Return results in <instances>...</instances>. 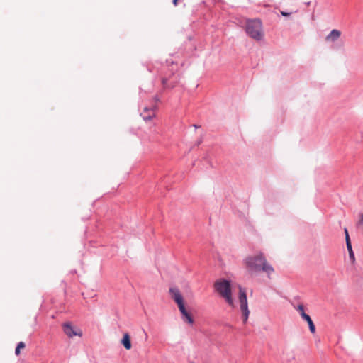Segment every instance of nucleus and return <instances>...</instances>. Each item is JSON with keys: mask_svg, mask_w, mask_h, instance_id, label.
<instances>
[{"mask_svg": "<svg viewBox=\"0 0 363 363\" xmlns=\"http://www.w3.org/2000/svg\"><path fill=\"white\" fill-rule=\"evenodd\" d=\"M239 302L240 311L242 314L243 323H245L247 321L250 311L248 309L246 291L241 286L239 287Z\"/></svg>", "mask_w": 363, "mask_h": 363, "instance_id": "obj_5", "label": "nucleus"}, {"mask_svg": "<svg viewBox=\"0 0 363 363\" xmlns=\"http://www.w3.org/2000/svg\"><path fill=\"white\" fill-rule=\"evenodd\" d=\"M346 245H347V250L349 252L350 259H351V261L352 262H354L355 261V257H354V252L352 248V245H351V243H348V244H346Z\"/></svg>", "mask_w": 363, "mask_h": 363, "instance_id": "obj_12", "label": "nucleus"}, {"mask_svg": "<svg viewBox=\"0 0 363 363\" xmlns=\"http://www.w3.org/2000/svg\"><path fill=\"white\" fill-rule=\"evenodd\" d=\"M64 333L69 337H73L74 336H82V333L81 330L74 328L70 323H65L62 325Z\"/></svg>", "mask_w": 363, "mask_h": 363, "instance_id": "obj_6", "label": "nucleus"}, {"mask_svg": "<svg viewBox=\"0 0 363 363\" xmlns=\"http://www.w3.org/2000/svg\"><path fill=\"white\" fill-rule=\"evenodd\" d=\"M245 263L249 271L254 272L262 271L267 274L269 278L274 272L273 267L267 262L262 253L247 257Z\"/></svg>", "mask_w": 363, "mask_h": 363, "instance_id": "obj_1", "label": "nucleus"}, {"mask_svg": "<svg viewBox=\"0 0 363 363\" xmlns=\"http://www.w3.org/2000/svg\"><path fill=\"white\" fill-rule=\"evenodd\" d=\"M245 31L250 38L257 40L262 39L264 35L262 22L259 19L247 20Z\"/></svg>", "mask_w": 363, "mask_h": 363, "instance_id": "obj_4", "label": "nucleus"}, {"mask_svg": "<svg viewBox=\"0 0 363 363\" xmlns=\"http://www.w3.org/2000/svg\"><path fill=\"white\" fill-rule=\"evenodd\" d=\"M214 287L220 296H222L230 306H234L231 293V284L229 281L225 279L218 280L214 284Z\"/></svg>", "mask_w": 363, "mask_h": 363, "instance_id": "obj_3", "label": "nucleus"}, {"mask_svg": "<svg viewBox=\"0 0 363 363\" xmlns=\"http://www.w3.org/2000/svg\"><path fill=\"white\" fill-rule=\"evenodd\" d=\"M157 105H153L150 108L145 107L140 113L143 118L145 121H149L156 116Z\"/></svg>", "mask_w": 363, "mask_h": 363, "instance_id": "obj_7", "label": "nucleus"}, {"mask_svg": "<svg viewBox=\"0 0 363 363\" xmlns=\"http://www.w3.org/2000/svg\"><path fill=\"white\" fill-rule=\"evenodd\" d=\"M345 234L346 244L351 243L349 233H348L347 228L345 229Z\"/></svg>", "mask_w": 363, "mask_h": 363, "instance_id": "obj_15", "label": "nucleus"}, {"mask_svg": "<svg viewBox=\"0 0 363 363\" xmlns=\"http://www.w3.org/2000/svg\"><path fill=\"white\" fill-rule=\"evenodd\" d=\"M302 318L308 323L311 333L314 334L315 333V326L311 317L307 314L304 315Z\"/></svg>", "mask_w": 363, "mask_h": 363, "instance_id": "obj_10", "label": "nucleus"}, {"mask_svg": "<svg viewBox=\"0 0 363 363\" xmlns=\"http://www.w3.org/2000/svg\"><path fill=\"white\" fill-rule=\"evenodd\" d=\"M162 85H163V86L164 88H173L176 85V83H173V84H169L167 83V79L166 78H163L162 79Z\"/></svg>", "mask_w": 363, "mask_h": 363, "instance_id": "obj_14", "label": "nucleus"}, {"mask_svg": "<svg viewBox=\"0 0 363 363\" xmlns=\"http://www.w3.org/2000/svg\"><path fill=\"white\" fill-rule=\"evenodd\" d=\"M121 343L123 345V347L129 350L132 347L130 336L128 333L123 334V338L121 340Z\"/></svg>", "mask_w": 363, "mask_h": 363, "instance_id": "obj_9", "label": "nucleus"}, {"mask_svg": "<svg viewBox=\"0 0 363 363\" xmlns=\"http://www.w3.org/2000/svg\"><path fill=\"white\" fill-rule=\"evenodd\" d=\"M169 294L171 296V298L174 301V302L177 304V306L179 309V311L182 314V318L183 321L185 323H187L190 325H193L194 323V320L191 315V314L186 311L182 295L180 292V291L177 288H170L169 289Z\"/></svg>", "mask_w": 363, "mask_h": 363, "instance_id": "obj_2", "label": "nucleus"}, {"mask_svg": "<svg viewBox=\"0 0 363 363\" xmlns=\"http://www.w3.org/2000/svg\"><path fill=\"white\" fill-rule=\"evenodd\" d=\"M341 36V32L339 30L333 29L325 37V40L328 42H335Z\"/></svg>", "mask_w": 363, "mask_h": 363, "instance_id": "obj_8", "label": "nucleus"}, {"mask_svg": "<svg viewBox=\"0 0 363 363\" xmlns=\"http://www.w3.org/2000/svg\"><path fill=\"white\" fill-rule=\"evenodd\" d=\"M357 225L363 226V213L359 215V221L357 223Z\"/></svg>", "mask_w": 363, "mask_h": 363, "instance_id": "obj_16", "label": "nucleus"}, {"mask_svg": "<svg viewBox=\"0 0 363 363\" xmlns=\"http://www.w3.org/2000/svg\"><path fill=\"white\" fill-rule=\"evenodd\" d=\"M294 308L299 313L301 318H303L304 315H307L305 313V307L303 304L300 303L297 305L296 306H294Z\"/></svg>", "mask_w": 363, "mask_h": 363, "instance_id": "obj_11", "label": "nucleus"}, {"mask_svg": "<svg viewBox=\"0 0 363 363\" xmlns=\"http://www.w3.org/2000/svg\"><path fill=\"white\" fill-rule=\"evenodd\" d=\"M26 347V344L23 342H20L15 350V354L16 356H18L21 354V350L24 349Z\"/></svg>", "mask_w": 363, "mask_h": 363, "instance_id": "obj_13", "label": "nucleus"}, {"mask_svg": "<svg viewBox=\"0 0 363 363\" xmlns=\"http://www.w3.org/2000/svg\"><path fill=\"white\" fill-rule=\"evenodd\" d=\"M281 14L283 16H290V13H287V12H284V11H281Z\"/></svg>", "mask_w": 363, "mask_h": 363, "instance_id": "obj_17", "label": "nucleus"}, {"mask_svg": "<svg viewBox=\"0 0 363 363\" xmlns=\"http://www.w3.org/2000/svg\"><path fill=\"white\" fill-rule=\"evenodd\" d=\"M179 1V0H173V4H174L175 6H177V4H178V1Z\"/></svg>", "mask_w": 363, "mask_h": 363, "instance_id": "obj_18", "label": "nucleus"}]
</instances>
